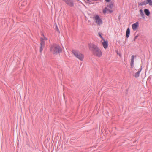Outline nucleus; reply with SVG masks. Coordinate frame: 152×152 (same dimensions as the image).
<instances>
[{"mask_svg": "<svg viewBox=\"0 0 152 152\" xmlns=\"http://www.w3.org/2000/svg\"><path fill=\"white\" fill-rule=\"evenodd\" d=\"M88 46L89 50L94 55L98 57L102 56V52L97 45L93 43H90L89 44Z\"/></svg>", "mask_w": 152, "mask_h": 152, "instance_id": "obj_1", "label": "nucleus"}, {"mask_svg": "<svg viewBox=\"0 0 152 152\" xmlns=\"http://www.w3.org/2000/svg\"><path fill=\"white\" fill-rule=\"evenodd\" d=\"M50 51L53 54L57 55L62 52V48L57 44H52L50 45Z\"/></svg>", "mask_w": 152, "mask_h": 152, "instance_id": "obj_2", "label": "nucleus"}, {"mask_svg": "<svg viewBox=\"0 0 152 152\" xmlns=\"http://www.w3.org/2000/svg\"><path fill=\"white\" fill-rule=\"evenodd\" d=\"M72 53L77 58L80 60L82 61L83 60L84 57V55L79 51L77 50H72Z\"/></svg>", "mask_w": 152, "mask_h": 152, "instance_id": "obj_3", "label": "nucleus"}, {"mask_svg": "<svg viewBox=\"0 0 152 152\" xmlns=\"http://www.w3.org/2000/svg\"><path fill=\"white\" fill-rule=\"evenodd\" d=\"M40 46L39 52L40 53H42L45 46V42L44 41L43 38H40Z\"/></svg>", "mask_w": 152, "mask_h": 152, "instance_id": "obj_4", "label": "nucleus"}, {"mask_svg": "<svg viewBox=\"0 0 152 152\" xmlns=\"http://www.w3.org/2000/svg\"><path fill=\"white\" fill-rule=\"evenodd\" d=\"M95 22L97 25H100L102 23V20L100 18L99 16L98 15H96L95 17Z\"/></svg>", "mask_w": 152, "mask_h": 152, "instance_id": "obj_5", "label": "nucleus"}, {"mask_svg": "<svg viewBox=\"0 0 152 152\" xmlns=\"http://www.w3.org/2000/svg\"><path fill=\"white\" fill-rule=\"evenodd\" d=\"M64 1L66 4L69 6L72 7L74 6V4L72 1V0H62Z\"/></svg>", "mask_w": 152, "mask_h": 152, "instance_id": "obj_6", "label": "nucleus"}, {"mask_svg": "<svg viewBox=\"0 0 152 152\" xmlns=\"http://www.w3.org/2000/svg\"><path fill=\"white\" fill-rule=\"evenodd\" d=\"M148 3L150 5L152 6V2H151L150 1H144L140 3L139 4V5L140 6H142L144 5H146Z\"/></svg>", "mask_w": 152, "mask_h": 152, "instance_id": "obj_7", "label": "nucleus"}, {"mask_svg": "<svg viewBox=\"0 0 152 152\" xmlns=\"http://www.w3.org/2000/svg\"><path fill=\"white\" fill-rule=\"evenodd\" d=\"M139 26V23L138 22H136V23L133 24L132 25V27L133 30L134 31H135L136 30L137 28Z\"/></svg>", "mask_w": 152, "mask_h": 152, "instance_id": "obj_8", "label": "nucleus"}, {"mask_svg": "<svg viewBox=\"0 0 152 152\" xmlns=\"http://www.w3.org/2000/svg\"><path fill=\"white\" fill-rule=\"evenodd\" d=\"M104 41L102 42V45L104 48L106 49L108 47V42L107 41L104 40Z\"/></svg>", "mask_w": 152, "mask_h": 152, "instance_id": "obj_9", "label": "nucleus"}, {"mask_svg": "<svg viewBox=\"0 0 152 152\" xmlns=\"http://www.w3.org/2000/svg\"><path fill=\"white\" fill-rule=\"evenodd\" d=\"M134 55H132L131 57V61L130 63V65L131 68H132L134 66Z\"/></svg>", "mask_w": 152, "mask_h": 152, "instance_id": "obj_10", "label": "nucleus"}, {"mask_svg": "<svg viewBox=\"0 0 152 152\" xmlns=\"http://www.w3.org/2000/svg\"><path fill=\"white\" fill-rule=\"evenodd\" d=\"M142 69V67L141 66V68L140 69L138 70V71L135 73L134 76L136 78H137L139 77V75H140V72L141 71Z\"/></svg>", "mask_w": 152, "mask_h": 152, "instance_id": "obj_11", "label": "nucleus"}, {"mask_svg": "<svg viewBox=\"0 0 152 152\" xmlns=\"http://www.w3.org/2000/svg\"><path fill=\"white\" fill-rule=\"evenodd\" d=\"M130 34V30L129 28H127L126 33V37L127 38H128L129 37Z\"/></svg>", "mask_w": 152, "mask_h": 152, "instance_id": "obj_12", "label": "nucleus"}, {"mask_svg": "<svg viewBox=\"0 0 152 152\" xmlns=\"http://www.w3.org/2000/svg\"><path fill=\"white\" fill-rule=\"evenodd\" d=\"M144 12L147 16H148L150 15V12L148 10L145 9Z\"/></svg>", "mask_w": 152, "mask_h": 152, "instance_id": "obj_13", "label": "nucleus"}, {"mask_svg": "<svg viewBox=\"0 0 152 152\" xmlns=\"http://www.w3.org/2000/svg\"><path fill=\"white\" fill-rule=\"evenodd\" d=\"M140 13L142 17L144 19L145 18V15L143 12L142 10H140Z\"/></svg>", "mask_w": 152, "mask_h": 152, "instance_id": "obj_14", "label": "nucleus"}, {"mask_svg": "<svg viewBox=\"0 0 152 152\" xmlns=\"http://www.w3.org/2000/svg\"><path fill=\"white\" fill-rule=\"evenodd\" d=\"M107 7L110 8V9H112L113 7V5L112 2H110V3L107 6Z\"/></svg>", "mask_w": 152, "mask_h": 152, "instance_id": "obj_15", "label": "nucleus"}, {"mask_svg": "<svg viewBox=\"0 0 152 152\" xmlns=\"http://www.w3.org/2000/svg\"><path fill=\"white\" fill-rule=\"evenodd\" d=\"M108 8L106 7L103 10V13L105 14L106 12L107 11H108Z\"/></svg>", "mask_w": 152, "mask_h": 152, "instance_id": "obj_16", "label": "nucleus"}, {"mask_svg": "<svg viewBox=\"0 0 152 152\" xmlns=\"http://www.w3.org/2000/svg\"><path fill=\"white\" fill-rule=\"evenodd\" d=\"M99 34L100 37V38L102 39V40H104V38L102 37V36L101 34L100 33H99Z\"/></svg>", "mask_w": 152, "mask_h": 152, "instance_id": "obj_17", "label": "nucleus"}, {"mask_svg": "<svg viewBox=\"0 0 152 152\" xmlns=\"http://www.w3.org/2000/svg\"><path fill=\"white\" fill-rule=\"evenodd\" d=\"M56 30H57V31L58 32H59V30L57 26L56 25Z\"/></svg>", "mask_w": 152, "mask_h": 152, "instance_id": "obj_18", "label": "nucleus"}, {"mask_svg": "<svg viewBox=\"0 0 152 152\" xmlns=\"http://www.w3.org/2000/svg\"><path fill=\"white\" fill-rule=\"evenodd\" d=\"M42 35H43V36H44V39H43L44 40H47V38L46 37H45L44 36V35L43 34H42Z\"/></svg>", "mask_w": 152, "mask_h": 152, "instance_id": "obj_19", "label": "nucleus"}, {"mask_svg": "<svg viewBox=\"0 0 152 152\" xmlns=\"http://www.w3.org/2000/svg\"><path fill=\"white\" fill-rule=\"evenodd\" d=\"M138 37V35L134 37V40L135 41V39H136Z\"/></svg>", "mask_w": 152, "mask_h": 152, "instance_id": "obj_20", "label": "nucleus"}, {"mask_svg": "<svg viewBox=\"0 0 152 152\" xmlns=\"http://www.w3.org/2000/svg\"><path fill=\"white\" fill-rule=\"evenodd\" d=\"M108 11L110 13H111L113 12V10H108Z\"/></svg>", "mask_w": 152, "mask_h": 152, "instance_id": "obj_21", "label": "nucleus"}, {"mask_svg": "<svg viewBox=\"0 0 152 152\" xmlns=\"http://www.w3.org/2000/svg\"><path fill=\"white\" fill-rule=\"evenodd\" d=\"M111 0H105V1L107 2H109Z\"/></svg>", "mask_w": 152, "mask_h": 152, "instance_id": "obj_22", "label": "nucleus"}, {"mask_svg": "<svg viewBox=\"0 0 152 152\" xmlns=\"http://www.w3.org/2000/svg\"><path fill=\"white\" fill-rule=\"evenodd\" d=\"M147 1H149L151 2H152V1L151 0H147Z\"/></svg>", "mask_w": 152, "mask_h": 152, "instance_id": "obj_23", "label": "nucleus"}, {"mask_svg": "<svg viewBox=\"0 0 152 152\" xmlns=\"http://www.w3.org/2000/svg\"><path fill=\"white\" fill-rule=\"evenodd\" d=\"M88 1H89V0H87Z\"/></svg>", "mask_w": 152, "mask_h": 152, "instance_id": "obj_24", "label": "nucleus"}]
</instances>
